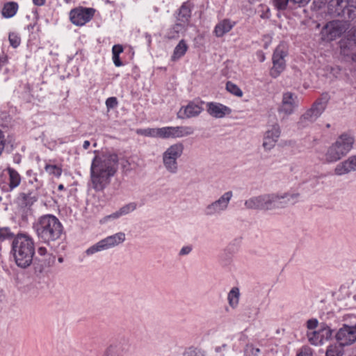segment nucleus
Here are the masks:
<instances>
[{"label":"nucleus","instance_id":"obj_34","mask_svg":"<svg viewBox=\"0 0 356 356\" xmlns=\"http://www.w3.org/2000/svg\"><path fill=\"white\" fill-rule=\"evenodd\" d=\"M307 337L309 341L312 345L318 346L322 345L324 343L323 339L321 337L319 329L316 331L308 332Z\"/></svg>","mask_w":356,"mask_h":356},{"label":"nucleus","instance_id":"obj_17","mask_svg":"<svg viewBox=\"0 0 356 356\" xmlns=\"http://www.w3.org/2000/svg\"><path fill=\"white\" fill-rule=\"evenodd\" d=\"M203 111L202 107L194 101H191L186 106H181L177 113L179 118H191L199 115Z\"/></svg>","mask_w":356,"mask_h":356},{"label":"nucleus","instance_id":"obj_22","mask_svg":"<svg viewBox=\"0 0 356 356\" xmlns=\"http://www.w3.org/2000/svg\"><path fill=\"white\" fill-rule=\"evenodd\" d=\"M6 170L8 174V188L6 191L10 192L20 185L22 178L19 172L11 167H8Z\"/></svg>","mask_w":356,"mask_h":356},{"label":"nucleus","instance_id":"obj_58","mask_svg":"<svg viewBox=\"0 0 356 356\" xmlns=\"http://www.w3.org/2000/svg\"><path fill=\"white\" fill-rule=\"evenodd\" d=\"M58 191H63L64 189V186L63 184H60L58 186Z\"/></svg>","mask_w":356,"mask_h":356},{"label":"nucleus","instance_id":"obj_12","mask_svg":"<svg viewBox=\"0 0 356 356\" xmlns=\"http://www.w3.org/2000/svg\"><path fill=\"white\" fill-rule=\"evenodd\" d=\"M335 339L341 346H350L356 341V325L350 326L343 324L335 334Z\"/></svg>","mask_w":356,"mask_h":356},{"label":"nucleus","instance_id":"obj_14","mask_svg":"<svg viewBox=\"0 0 356 356\" xmlns=\"http://www.w3.org/2000/svg\"><path fill=\"white\" fill-rule=\"evenodd\" d=\"M281 134V129L277 123L272 124L264 133L262 147L265 151L274 148Z\"/></svg>","mask_w":356,"mask_h":356},{"label":"nucleus","instance_id":"obj_42","mask_svg":"<svg viewBox=\"0 0 356 356\" xmlns=\"http://www.w3.org/2000/svg\"><path fill=\"white\" fill-rule=\"evenodd\" d=\"M8 40L10 42V44L14 47H17L21 42L20 38L15 33H10L8 36Z\"/></svg>","mask_w":356,"mask_h":356},{"label":"nucleus","instance_id":"obj_20","mask_svg":"<svg viewBox=\"0 0 356 356\" xmlns=\"http://www.w3.org/2000/svg\"><path fill=\"white\" fill-rule=\"evenodd\" d=\"M355 139L353 136L349 134L344 133L340 135L337 139L335 143L342 150V153L346 156L353 148Z\"/></svg>","mask_w":356,"mask_h":356},{"label":"nucleus","instance_id":"obj_24","mask_svg":"<svg viewBox=\"0 0 356 356\" xmlns=\"http://www.w3.org/2000/svg\"><path fill=\"white\" fill-rule=\"evenodd\" d=\"M343 156L342 150L339 149L335 143L329 147L325 154V160L327 163L336 162Z\"/></svg>","mask_w":356,"mask_h":356},{"label":"nucleus","instance_id":"obj_6","mask_svg":"<svg viewBox=\"0 0 356 356\" xmlns=\"http://www.w3.org/2000/svg\"><path fill=\"white\" fill-rule=\"evenodd\" d=\"M184 145L177 143L170 145L163 154V163L165 169L170 173L175 174L178 170L177 159L182 155Z\"/></svg>","mask_w":356,"mask_h":356},{"label":"nucleus","instance_id":"obj_18","mask_svg":"<svg viewBox=\"0 0 356 356\" xmlns=\"http://www.w3.org/2000/svg\"><path fill=\"white\" fill-rule=\"evenodd\" d=\"M207 113L216 118H222L232 113V109L222 104L208 102L207 104Z\"/></svg>","mask_w":356,"mask_h":356},{"label":"nucleus","instance_id":"obj_36","mask_svg":"<svg viewBox=\"0 0 356 356\" xmlns=\"http://www.w3.org/2000/svg\"><path fill=\"white\" fill-rule=\"evenodd\" d=\"M183 356H206V354L201 348L191 346L184 350Z\"/></svg>","mask_w":356,"mask_h":356},{"label":"nucleus","instance_id":"obj_56","mask_svg":"<svg viewBox=\"0 0 356 356\" xmlns=\"http://www.w3.org/2000/svg\"><path fill=\"white\" fill-rule=\"evenodd\" d=\"M35 24H29V25L26 26L27 30H28L29 32H32V31L33 30V29H34V27H35Z\"/></svg>","mask_w":356,"mask_h":356},{"label":"nucleus","instance_id":"obj_53","mask_svg":"<svg viewBox=\"0 0 356 356\" xmlns=\"http://www.w3.org/2000/svg\"><path fill=\"white\" fill-rule=\"evenodd\" d=\"M297 356H312V353H309L307 350H301Z\"/></svg>","mask_w":356,"mask_h":356},{"label":"nucleus","instance_id":"obj_48","mask_svg":"<svg viewBox=\"0 0 356 356\" xmlns=\"http://www.w3.org/2000/svg\"><path fill=\"white\" fill-rule=\"evenodd\" d=\"M123 51V47L120 44H115L113 47L112 53L113 55H120Z\"/></svg>","mask_w":356,"mask_h":356},{"label":"nucleus","instance_id":"obj_5","mask_svg":"<svg viewBox=\"0 0 356 356\" xmlns=\"http://www.w3.org/2000/svg\"><path fill=\"white\" fill-rule=\"evenodd\" d=\"M12 252L16 264L22 268L29 266L35 254V245L31 236L18 234L12 242Z\"/></svg>","mask_w":356,"mask_h":356},{"label":"nucleus","instance_id":"obj_38","mask_svg":"<svg viewBox=\"0 0 356 356\" xmlns=\"http://www.w3.org/2000/svg\"><path fill=\"white\" fill-rule=\"evenodd\" d=\"M226 89L228 92L232 93V95L236 96V97H242L243 96V92L240 89V88L236 85L235 83H233L231 81H227L226 83Z\"/></svg>","mask_w":356,"mask_h":356},{"label":"nucleus","instance_id":"obj_32","mask_svg":"<svg viewBox=\"0 0 356 356\" xmlns=\"http://www.w3.org/2000/svg\"><path fill=\"white\" fill-rule=\"evenodd\" d=\"M320 335L323 341L330 340L333 337L334 330L331 329L327 324L321 323L319 327Z\"/></svg>","mask_w":356,"mask_h":356},{"label":"nucleus","instance_id":"obj_13","mask_svg":"<svg viewBox=\"0 0 356 356\" xmlns=\"http://www.w3.org/2000/svg\"><path fill=\"white\" fill-rule=\"evenodd\" d=\"M232 196V191L225 193L218 200L207 205L204 213L207 216H212L226 210Z\"/></svg>","mask_w":356,"mask_h":356},{"label":"nucleus","instance_id":"obj_47","mask_svg":"<svg viewBox=\"0 0 356 356\" xmlns=\"http://www.w3.org/2000/svg\"><path fill=\"white\" fill-rule=\"evenodd\" d=\"M156 128L147 129L143 131V134L147 136L156 137Z\"/></svg>","mask_w":356,"mask_h":356},{"label":"nucleus","instance_id":"obj_23","mask_svg":"<svg viewBox=\"0 0 356 356\" xmlns=\"http://www.w3.org/2000/svg\"><path fill=\"white\" fill-rule=\"evenodd\" d=\"M234 25L235 22H232L229 19H225L216 25L213 33L218 38L222 37L225 34L229 32Z\"/></svg>","mask_w":356,"mask_h":356},{"label":"nucleus","instance_id":"obj_54","mask_svg":"<svg viewBox=\"0 0 356 356\" xmlns=\"http://www.w3.org/2000/svg\"><path fill=\"white\" fill-rule=\"evenodd\" d=\"M261 350L259 348H254V347H252V349H251V353L252 355L254 356H258L259 354L260 353Z\"/></svg>","mask_w":356,"mask_h":356},{"label":"nucleus","instance_id":"obj_59","mask_svg":"<svg viewBox=\"0 0 356 356\" xmlns=\"http://www.w3.org/2000/svg\"><path fill=\"white\" fill-rule=\"evenodd\" d=\"M352 59L353 61L356 62V53L353 54Z\"/></svg>","mask_w":356,"mask_h":356},{"label":"nucleus","instance_id":"obj_50","mask_svg":"<svg viewBox=\"0 0 356 356\" xmlns=\"http://www.w3.org/2000/svg\"><path fill=\"white\" fill-rule=\"evenodd\" d=\"M113 60L116 67H120L122 65V63L120 58V55H113Z\"/></svg>","mask_w":356,"mask_h":356},{"label":"nucleus","instance_id":"obj_49","mask_svg":"<svg viewBox=\"0 0 356 356\" xmlns=\"http://www.w3.org/2000/svg\"><path fill=\"white\" fill-rule=\"evenodd\" d=\"M192 250V248L191 246H184L183 247L180 252L179 255H186L189 254Z\"/></svg>","mask_w":356,"mask_h":356},{"label":"nucleus","instance_id":"obj_2","mask_svg":"<svg viewBox=\"0 0 356 356\" xmlns=\"http://www.w3.org/2000/svg\"><path fill=\"white\" fill-rule=\"evenodd\" d=\"M299 193H285L282 195L277 193H266L250 197L245 201V206L248 209L254 210H274L284 209L289 204H294Z\"/></svg>","mask_w":356,"mask_h":356},{"label":"nucleus","instance_id":"obj_39","mask_svg":"<svg viewBox=\"0 0 356 356\" xmlns=\"http://www.w3.org/2000/svg\"><path fill=\"white\" fill-rule=\"evenodd\" d=\"M44 169L49 175H54L57 177H60L62 174V168L56 165L47 164Z\"/></svg>","mask_w":356,"mask_h":356},{"label":"nucleus","instance_id":"obj_55","mask_svg":"<svg viewBox=\"0 0 356 356\" xmlns=\"http://www.w3.org/2000/svg\"><path fill=\"white\" fill-rule=\"evenodd\" d=\"M46 0H33V2L35 5L40 6L45 3Z\"/></svg>","mask_w":356,"mask_h":356},{"label":"nucleus","instance_id":"obj_44","mask_svg":"<svg viewBox=\"0 0 356 356\" xmlns=\"http://www.w3.org/2000/svg\"><path fill=\"white\" fill-rule=\"evenodd\" d=\"M106 105L108 108H113L118 105L117 98L115 97H108L106 100Z\"/></svg>","mask_w":356,"mask_h":356},{"label":"nucleus","instance_id":"obj_51","mask_svg":"<svg viewBox=\"0 0 356 356\" xmlns=\"http://www.w3.org/2000/svg\"><path fill=\"white\" fill-rule=\"evenodd\" d=\"M258 60L260 62H264L266 59L265 54L262 51H258L256 54Z\"/></svg>","mask_w":356,"mask_h":356},{"label":"nucleus","instance_id":"obj_29","mask_svg":"<svg viewBox=\"0 0 356 356\" xmlns=\"http://www.w3.org/2000/svg\"><path fill=\"white\" fill-rule=\"evenodd\" d=\"M38 254L43 257L41 261L44 263L45 266H51L55 263L56 257L51 253H49L44 247H39Z\"/></svg>","mask_w":356,"mask_h":356},{"label":"nucleus","instance_id":"obj_37","mask_svg":"<svg viewBox=\"0 0 356 356\" xmlns=\"http://www.w3.org/2000/svg\"><path fill=\"white\" fill-rule=\"evenodd\" d=\"M15 237L9 227H0V243L6 240H13Z\"/></svg>","mask_w":356,"mask_h":356},{"label":"nucleus","instance_id":"obj_7","mask_svg":"<svg viewBox=\"0 0 356 356\" xmlns=\"http://www.w3.org/2000/svg\"><path fill=\"white\" fill-rule=\"evenodd\" d=\"M348 24L342 20H332L326 24L321 33L323 38L327 41H332L346 32Z\"/></svg>","mask_w":356,"mask_h":356},{"label":"nucleus","instance_id":"obj_46","mask_svg":"<svg viewBox=\"0 0 356 356\" xmlns=\"http://www.w3.org/2000/svg\"><path fill=\"white\" fill-rule=\"evenodd\" d=\"M318 321L316 318H311L307 321V327L309 330H314L318 326Z\"/></svg>","mask_w":356,"mask_h":356},{"label":"nucleus","instance_id":"obj_21","mask_svg":"<svg viewBox=\"0 0 356 356\" xmlns=\"http://www.w3.org/2000/svg\"><path fill=\"white\" fill-rule=\"evenodd\" d=\"M193 7L190 1H187L181 6L176 17L177 21L188 25L191 17V9Z\"/></svg>","mask_w":356,"mask_h":356},{"label":"nucleus","instance_id":"obj_26","mask_svg":"<svg viewBox=\"0 0 356 356\" xmlns=\"http://www.w3.org/2000/svg\"><path fill=\"white\" fill-rule=\"evenodd\" d=\"M323 111H323L322 107L319 108L314 103L312 108L302 115L301 120L302 122L308 121L309 122H313L322 114Z\"/></svg>","mask_w":356,"mask_h":356},{"label":"nucleus","instance_id":"obj_3","mask_svg":"<svg viewBox=\"0 0 356 356\" xmlns=\"http://www.w3.org/2000/svg\"><path fill=\"white\" fill-rule=\"evenodd\" d=\"M33 227L38 240L51 247L60 239L64 233L62 223L52 214L40 216L33 224Z\"/></svg>","mask_w":356,"mask_h":356},{"label":"nucleus","instance_id":"obj_52","mask_svg":"<svg viewBox=\"0 0 356 356\" xmlns=\"http://www.w3.org/2000/svg\"><path fill=\"white\" fill-rule=\"evenodd\" d=\"M120 216H122L120 211H117L114 213H113L112 214L106 216L107 218H113V219H116V218H120Z\"/></svg>","mask_w":356,"mask_h":356},{"label":"nucleus","instance_id":"obj_11","mask_svg":"<svg viewBox=\"0 0 356 356\" xmlns=\"http://www.w3.org/2000/svg\"><path fill=\"white\" fill-rule=\"evenodd\" d=\"M156 137L161 138H180L191 135L193 133V129L188 127H166L156 128Z\"/></svg>","mask_w":356,"mask_h":356},{"label":"nucleus","instance_id":"obj_15","mask_svg":"<svg viewBox=\"0 0 356 356\" xmlns=\"http://www.w3.org/2000/svg\"><path fill=\"white\" fill-rule=\"evenodd\" d=\"M130 343L126 339H121L111 343L102 356H124L128 353Z\"/></svg>","mask_w":356,"mask_h":356},{"label":"nucleus","instance_id":"obj_10","mask_svg":"<svg viewBox=\"0 0 356 356\" xmlns=\"http://www.w3.org/2000/svg\"><path fill=\"white\" fill-rule=\"evenodd\" d=\"M287 53L282 45H278L275 49L273 57V67L270 70V75L273 78H277L286 67L285 57Z\"/></svg>","mask_w":356,"mask_h":356},{"label":"nucleus","instance_id":"obj_19","mask_svg":"<svg viewBox=\"0 0 356 356\" xmlns=\"http://www.w3.org/2000/svg\"><path fill=\"white\" fill-rule=\"evenodd\" d=\"M351 171H356V155L350 156L347 160L339 163L334 169L337 175H343Z\"/></svg>","mask_w":356,"mask_h":356},{"label":"nucleus","instance_id":"obj_41","mask_svg":"<svg viewBox=\"0 0 356 356\" xmlns=\"http://www.w3.org/2000/svg\"><path fill=\"white\" fill-rule=\"evenodd\" d=\"M330 97L327 93H323L321 98L318 99L314 104H316L319 108H323V111H325L327 104L329 101Z\"/></svg>","mask_w":356,"mask_h":356},{"label":"nucleus","instance_id":"obj_33","mask_svg":"<svg viewBox=\"0 0 356 356\" xmlns=\"http://www.w3.org/2000/svg\"><path fill=\"white\" fill-rule=\"evenodd\" d=\"M343 346L339 343L337 344L330 345L326 350L325 356H343Z\"/></svg>","mask_w":356,"mask_h":356},{"label":"nucleus","instance_id":"obj_8","mask_svg":"<svg viewBox=\"0 0 356 356\" xmlns=\"http://www.w3.org/2000/svg\"><path fill=\"white\" fill-rule=\"evenodd\" d=\"M125 240V234L123 232H118L115 234L109 236L92 246L90 247L86 251L88 255L92 254L99 251L108 249L111 247L115 246L122 243Z\"/></svg>","mask_w":356,"mask_h":356},{"label":"nucleus","instance_id":"obj_9","mask_svg":"<svg viewBox=\"0 0 356 356\" xmlns=\"http://www.w3.org/2000/svg\"><path fill=\"white\" fill-rule=\"evenodd\" d=\"M95 11L93 8L82 6L73 8L70 12V21L76 26H83L93 18Z\"/></svg>","mask_w":356,"mask_h":356},{"label":"nucleus","instance_id":"obj_28","mask_svg":"<svg viewBox=\"0 0 356 356\" xmlns=\"http://www.w3.org/2000/svg\"><path fill=\"white\" fill-rule=\"evenodd\" d=\"M188 45L184 40H181L175 47L171 57L172 61H176L184 56L188 50Z\"/></svg>","mask_w":356,"mask_h":356},{"label":"nucleus","instance_id":"obj_43","mask_svg":"<svg viewBox=\"0 0 356 356\" xmlns=\"http://www.w3.org/2000/svg\"><path fill=\"white\" fill-rule=\"evenodd\" d=\"M356 44L355 40L353 39H346L340 41V47L341 49L350 48Z\"/></svg>","mask_w":356,"mask_h":356},{"label":"nucleus","instance_id":"obj_27","mask_svg":"<svg viewBox=\"0 0 356 356\" xmlns=\"http://www.w3.org/2000/svg\"><path fill=\"white\" fill-rule=\"evenodd\" d=\"M186 26L184 23L178 22L168 30L165 37L169 40L178 38L179 33L184 32Z\"/></svg>","mask_w":356,"mask_h":356},{"label":"nucleus","instance_id":"obj_61","mask_svg":"<svg viewBox=\"0 0 356 356\" xmlns=\"http://www.w3.org/2000/svg\"><path fill=\"white\" fill-rule=\"evenodd\" d=\"M326 127H327V128H330V124H326Z\"/></svg>","mask_w":356,"mask_h":356},{"label":"nucleus","instance_id":"obj_31","mask_svg":"<svg viewBox=\"0 0 356 356\" xmlns=\"http://www.w3.org/2000/svg\"><path fill=\"white\" fill-rule=\"evenodd\" d=\"M240 292L238 287H233L228 293L227 299L229 306L235 309L239 302Z\"/></svg>","mask_w":356,"mask_h":356},{"label":"nucleus","instance_id":"obj_40","mask_svg":"<svg viewBox=\"0 0 356 356\" xmlns=\"http://www.w3.org/2000/svg\"><path fill=\"white\" fill-rule=\"evenodd\" d=\"M136 207L137 204L136 202H130L122 207L119 211L122 216H124L136 210Z\"/></svg>","mask_w":356,"mask_h":356},{"label":"nucleus","instance_id":"obj_57","mask_svg":"<svg viewBox=\"0 0 356 356\" xmlns=\"http://www.w3.org/2000/svg\"><path fill=\"white\" fill-rule=\"evenodd\" d=\"M90 145V143L88 140H85L83 144V149H87L89 147Z\"/></svg>","mask_w":356,"mask_h":356},{"label":"nucleus","instance_id":"obj_1","mask_svg":"<svg viewBox=\"0 0 356 356\" xmlns=\"http://www.w3.org/2000/svg\"><path fill=\"white\" fill-rule=\"evenodd\" d=\"M119 159L116 154L96 155L90 166V181L96 192L103 191L111 183L118 169Z\"/></svg>","mask_w":356,"mask_h":356},{"label":"nucleus","instance_id":"obj_4","mask_svg":"<svg viewBox=\"0 0 356 356\" xmlns=\"http://www.w3.org/2000/svg\"><path fill=\"white\" fill-rule=\"evenodd\" d=\"M26 175L29 179L23 181L21 191L18 193L15 202L22 209H31L32 206L38 200L39 191L42 186L35 173L32 170H28Z\"/></svg>","mask_w":356,"mask_h":356},{"label":"nucleus","instance_id":"obj_60","mask_svg":"<svg viewBox=\"0 0 356 356\" xmlns=\"http://www.w3.org/2000/svg\"><path fill=\"white\" fill-rule=\"evenodd\" d=\"M58 261H59L60 263H62V262L63 261V257H59V258H58Z\"/></svg>","mask_w":356,"mask_h":356},{"label":"nucleus","instance_id":"obj_45","mask_svg":"<svg viewBox=\"0 0 356 356\" xmlns=\"http://www.w3.org/2000/svg\"><path fill=\"white\" fill-rule=\"evenodd\" d=\"M310 0H291L292 8L295 9L298 7H302L307 5Z\"/></svg>","mask_w":356,"mask_h":356},{"label":"nucleus","instance_id":"obj_35","mask_svg":"<svg viewBox=\"0 0 356 356\" xmlns=\"http://www.w3.org/2000/svg\"><path fill=\"white\" fill-rule=\"evenodd\" d=\"M272 2L277 10H293L291 0H272Z\"/></svg>","mask_w":356,"mask_h":356},{"label":"nucleus","instance_id":"obj_25","mask_svg":"<svg viewBox=\"0 0 356 356\" xmlns=\"http://www.w3.org/2000/svg\"><path fill=\"white\" fill-rule=\"evenodd\" d=\"M344 15H339L342 21L346 22L353 21L356 19V0L348 1V5L344 8Z\"/></svg>","mask_w":356,"mask_h":356},{"label":"nucleus","instance_id":"obj_30","mask_svg":"<svg viewBox=\"0 0 356 356\" xmlns=\"http://www.w3.org/2000/svg\"><path fill=\"white\" fill-rule=\"evenodd\" d=\"M18 4L16 2H8L4 4L1 13L4 17L10 18L16 14Z\"/></svg>","mask_w":356,"mask_h":356},{"label":"nucleus","instance_id":"obj_16","mask_svg":"<svg viewBox=\"0 0 356 356\" xmlns=\"http://www.w3.org/2000/svg\"><path fill=\"white\" fill-rule=\"evenodd\" d=\"M297 106V96L291 92H286L283 93L282 103L278 108V112L289 115L293 113Z\"/></svg>","mask_w":356,"mask_h":356}]
</instances>
